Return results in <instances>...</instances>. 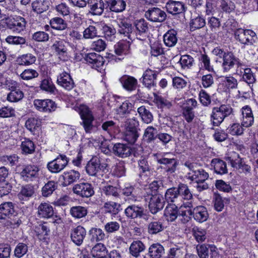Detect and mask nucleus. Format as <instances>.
I'll return each mask as SVG.
<instances>
[{
  "label": "nucleus",
  "mask_w": 258,
  "mask_h": 258,
  "mask_svg": "<svg viewBox=\"0 0 258 258\" xmlns=\"http://www.w3.org/2000/svg\"><path fill=\"white\" fill-rule=\"evenodd\" d=\"M233 113V108L229 104H222L219 107H214L210 115V121L214 126H219L224 119Z\"/></svg>",
  "instance_id": "nucleus-1"
},
{
  "label": "nucleus",
  "mask_w": 258,
  "mask_h": 258,
  "mask_svg": "<svg viewBox=\"0 0 258 258\" xmlns=\"http://www.w3.org/2000/svg\"><path fill=\"white\" fill-rule=\"evenodd\" d=\"M108 159L101 160L97 157L92 158L87 163L86 170L87 173L91 176L100 175V172L106 173L109 171V162Z\"/></svg>",
  "instance_id": "nucleus-2"
},
{
  "label": "nucleus",
  "mask_w": 258,
  "mask_h": 258,
  "mask_svg": "<svg viewBox=\"0 0 258 258\" xmlns=\"http://www.w3.org/2000/svg\"><path fill=\"white\" fill-rule=\"evenodd\" d=\"M192 207L184 208L183 210L181 211L180 215L182 217H186V219H184L185 222L188 221L189 216L192 215L195 220L199 223H203L206 221L209 218V213L207 208L203 206H199L194 208L192 210Z\"/></svg>",
  "instance_id": "nucleus-3"
},
{
  "label": "nucleus",
  "mask_w": 258,
  "mask_h": 258,
  "mask_svg": "<svg viewBox=\"0 0 258 258\" xmlns=\"http://www.w3.org/2000/svg\"><path fill=\"white\" fill-rule=\"evenodd\" d=\"M177 188L172 187L168 188L165 194V199L168 203H172L170 205H177L179 206V213L180 215L181 211L184 208L192 207V204L191 202L186 201L181 205L179 198V194Z\"/></svg>",
  "instance_id": "nucleus-4"
},
{
  "label": "nucleus",
  "mask_w": 258,
  "mask_h": 258,
  "mask_svg": "<svg viewBox=\"0 0 258 258\" xmlns=\"http://www.w3.org/2000/svg\"><path fill=\"white\" fill-rule=\"evenodd\" d=\"M78 108L81 118L82 124L86 133H90L93 127L92 124L94 117L89 107L84 104H80L76 106Z\"/></svg>",
  "instance_id": "nucleus-5"
},
{
  "label": "nucleus",
  "mask_w": 258,
  "mask_h": 258,
  "mask_svg": "<svg viewBox=\"0 0 258 258\" xmlns=\"http://www.w3.org/2000/svg\"><path fill=\"white\" fill-rule=\"evenodd\" d=\"M69 161L65 155L60 154L55 159L48 162L47 168L52 173H58L65 168Z\"/></svg>",
  "instance_id": "nucleus-6"
},
{
  "label": "nucleus",
  "mask_w": 258,
  "mask_h": 258,
  "mask_svg": "<svg viewBox=\"0 0 258 258\" xmlns=\"http://www.w3.org/2000/svg\"><path fill=\"white\" fill-rule=\"evenodd\" d=\"M39 167L35 165L28 164L25 165L20 173L23 180L29 182L37 179L39 176Z\"/></svg>",
  "instance_id": "nucleus-7"
},
{
  "label": "nucleus",
  "mask_w": 258,
  "mask_h": 258,
  "mask_svg": "<svg viewBox=\"0 0 258 258\" xmlns=\"http://www.w3.org/2000/svg\"><path fill=\"white\" fill-rule=\"evenodd\" d=\"M236 36L241 43L247 45H253L257 39L255 33L251 30H239Z\"/></svg>",
  "instance_id": "nucleus-8"
},
{
  "label": "nucleus",
  "mask_w": 258,
  "mask_h": 258,
  "mask_svg": "<svg viewBox=\"0 0 258 258\" xmlns=\"http://www.w3.org/2000/svg\"><path fill=\"white\" fill-rule=\"evenodd\" d=\"M35 108L41 112L50 113L56 109L55 103L51 99H35L33 101Z\"/></svg>",
  "instance_id": "nucleus-9"
},
{
  "label": "nucleus",
  "mask_w": 258,
  "mask_h": 258,
  "mask_svg": "<svg viewBox=\"0 0 258 258\" xmlns=\"http://www.w3.org/2000/svg\"><path fill=\"white\" fill-rule=\"evenodd\" d=\"M73 191L74 193L82 198H89L94 194L92 185L88 182L75 184L73 188Z\"/></svg>",
  "instance_id": "nucleus-10"
},
{
  "label": "nucleus",
  "mask_w": 258,
  "mask_h": 258,
  "mask_svg": "<svg viewBox=\"0 0 258 258\" xmlns=\"http://www.w3.org/2000/svg\"><path fill=\"white\" fill-rule=\"evenodd\" d=\"M240 121L242 125L246 127L251 126L254 123V116L251 108L249 105H245L240 109Z\"/></svg>",
  "instance_id": "nucleus-11"
},
{
  "label": "nucleus",
  "mask_w": 258,
  "mask_h": 258,
  "mask_svg": "<svg viewBox=\"0 0 258 258\" xmlns=\"http://www.w3.org/2000/svg\"><path fill=\"white\" fill-rule=\"evenodd\" d=\"M241 64L239 59L230 51H228V53L222 59V67L225 73L229 72L235 65L241 66Z\"/></svg>",
  "instance_id": "nucleus-12"
},
{
  "label": "nucleus",
  "mask_w": 258,
  "mask_h": 258,
  "mask_svg": "<svg viewBox=\"0 0 258 258\" xmlns=\"http://www.w3.org/2000/svg\"><path fill=\"white\" fill-rule=\"evenodd\" d=\"M68 44L63 40H58L54 41L51 46V48L54 50L59 58L63 61L68 59Z\"/></svg>",
  "instance_id": "nucleus-13"
},
{
  "label": "nucleus",
  "mask_w": 258,
  "mask_h": 258,
  "mask_svg": "<svg viewBox=\"0 0 258 258\" xmlns=\"http://www.w3.org/2000/svg\"><path fill=\"white\" fill-rule=\"evenodd\" d=\"M7 27L14 31H21L26 25V21L24 18L16 16L15 17H8L5 20Z\"/></svg>",
  "instance_id": "nucleus-14"
},
{
  "label": "nucleus",
  "mask_w": 258,
  "mask_h": 258,
  "mask_svg": "<svg viewBox=\"0 0 258 258\" xmlns=\"http://www.w3.org/2000/svg\"><path fill=\"white\" fill-rule=\"evenodd\" d=\"M145 17L149 21L154 22H162L166 18L165 12L158 8H152L147 11Z\"/></svg>",
  "instance_id": "nucleus-15"
},
{
  "label": "nucleus",
  "mask_w": 258,
  "mask_h": 258,
  "mask_svg": "<svg viewBox=\"0 0 258 258\" xmlns=\"http://www.w3.org/2000/svg\"><path fill=\"white\" fill-rule=\"evenodd\" d=\"M164 205V201L162 195L157 194H151L149 207L152 214H156L159 211L162 210Z\"/></svg>",
  "instance_id": "nucleus-16"
},
{
  "label": "nucleus",
  "mask_w": 258,
  "mask_h": 258,
  "mask_svg": "<svg viewBox=\"0 0 258 258\" xmlns=\"http://www.w3.org/2000/svg\"><path fill=\"white\" fill-rule=\"evenodd\" d=\"M85 58L88 63L92 65V68L99 72L102 70L104 61L100 55L94 52L89 53L86 55Z\"/></svg>",
  "instance_id": "nucleus-17"
},
{
  "label": "nucleus",
  "mask_w": 258,
  "mask_h": 258,
  "mask_svg": "<svg viewBox=\"0 0 258 258\" xmlns=\"http://www.w3.org/2000/svg\"><path fill=\"white\" fill-rule=\"evenodd\" d=\"M86 235L85 229L81 226H78L72 230L71 238L76 245L80 246L82 244Z\"/></svg>",
  "instance_id": "nucleus-18"
},
{
  "label": "nucleus",
  "mask_w": 258,
  "mask_h": 258,
  "mask_svg": "<svg viewBox=\"0 0 258 258\" xmlns=\"http://www.w3.org/2000/svg\"><path fill=\"white\" fill-rule=\"evenodd\" d=\"M134 26L135 27V33L137 38L139 39H142V37L146 36L149 27L148 23L144 19L136 20L134 22Z\"/></svg>",
  "instance_id": "nucleus-19"
},
{
  "label": "nucleus",
  "mask_w": 258,
  "mask_h": 258,
  "mask_svg": "<svg viewBox=\"0 0 258 258\" xmlns=\"http://www.w3.org/2000/svg\"><path fill=\"white\" fill-rule=\"evenodd\" d=\"M57 84L67 90H71L74 87V82L70 75L63 72L57 78Z\"/></svg>",
  "instance_id": "nucleus-20"
},
{
  "label": "nucleus",
  "mask_w": 258,
  "mask_h": 258,
  "mask_svg": "<svg viewBox=\"0 0 258 258\" xmlns=\"http://www.w3.org/2000/svg\"><path fill=\"white\" fill-rule=\"evenodd\" d=\"M166 9L168 13L176 15L185 11L184 5L179 1H169L166 5Z\"/></svg>",
  "instance_id": "nucleus-21"
},
{
  "label": "nucleus",
  "mask_w": 258,
  "mask_h": 258,
  "mask_svg": "<svg viewBox=\"0 0 258 258\" xmlns=\"http://www.w3.org/2000/svg\"><path fill=\"white\" fill-rule=\"evenodd\" d=\"M37 216L40 218L47 219L53 215V207L48 203H42L37 208Z\"/></svg>",
  "instance_id": "nucleus-22"
},
{
  "label": "nucleus",
  "mask_w": 258,
  "mask_h": 258,
  "mask_svg": "<svg viewBox=\"0 0 258 258\" xmlns=\"http://www.w3.org/2000/svg\"><path fill=\"white\" fill-rule=\"evenodd\" d=\"M62 177L63 180L62 185L67 186L77 181L80 177V174L78 171L70 170L63 172Z\"/></svg>",
  "instance_id": "nucleus-23"
},
{
  "label": "nucleus",
  "mask_w": 258,
  "mask_h": 258,
  "mask_svg": "<svg viewBox=\"0 0 258 258\" xmlns=\"http://www.w3.org/2000/svg\"><path fill=\"white\" fill-rule=\"evenodd\" d=\"M119 81L123 88L129 91L135 90L138 83L136 78L128 75L122 76L119 79Z\"/></svg>",
  "instance_id": "nucleus-24"
},
{
  "label": "nucleus",
  "mask_w": 258,
  "mask_h": 258,
  "mask_svg": "<svg viewBox=\"0 0 258 258\" xmlns=\"http://www.w3.org/2000/svg\"><path fill=\"white\" fill-rule=\"evenodd\" d=\"M157 72L151 69H147L144 73L142 77V83L147 88H150L155 85L157 77Z\"/></svg>",
  "instance_id": "nucleus-25"
},
{
  "label": "nucleus",
  "mask_w": 258,
  "mask_h": 258,
  "mask_svg": "<svg viewBox=\"0 0 258 258\" xmlns=\"http://www.w3.org/2000/svg\"><path fill=\"white\" fill-rule=\"evenodd\" d=\"M124 213L128 218H141L143 216V208L135 205H132L125 209Z\"/></svg>",
  "instance_id": "nucleus-26"
},
{
  "label": "nucleus",
  "mask_w": 258,
  "mask_h": 258,
  "mask_svg": "<svg viewBox=\"0 0 258 258\" xmlns=\"http://www.w3.org/2000/svg\"><path fill=\"white\" fill-rule=\"evenodd\" d=\"M117 25L118 26V33L132 39L131 34L132 32V25L128 23L126 20L122 19L117 20Z\"/></svg>",
  "instance_id": "nucleus-27"
},
{
  "label": "nucleus",
  "mask_w": 258,
  "mask_h": 258,
  "mask_svg": "<svg viewBox=\"0 0 258 258\" xmlns=\"http://www.w3.org/2000/svg\"><path fill=\"white\" fill-rule=\"evenodd\" d=\"M113 152L116 156L124 158L131 155V150L126 144L117 143L114 144L113 147Z\"/></svg>",
  "instance_id": "nucleus-28"
},
{
  "label": "nucleus",
  "mask_w": 258,
  "mask_h": 258,
  "mask_svg": "<svg viewBox=\"0 0 258 258\" xmlns=\"http://www.w3.org/2000/svg\"><path fill=\"white\" fill-rule=\"evenodd\" d=\"M88 4L90 8V12L94 15H101L104 9L102 0H88Z\"/></svg>",
  "instance_id": "nucleus-29"
},
{
  "label": "nucleus",
  "mask_w": 258,
  "mask_h": 258,
  "mask_svg": "<svg viewBox=\"0 0 258 258\" xmlns=\"http://www.w3.org/2000/svg\"><path fill=\"white\" fill-rule=\"evenodd\" d=\"M109 10L115 13L123 12L126 7V3L124 0H106Z\"/></svg>",
  "instance_id": "nucleus-30"
},
{
  "label": "nucleus",
  "mask_w": 258,
  "mask_h": 258,
  "mask_svg": "<svg viewBox=\"0 0 258 258\" xmlns=\"http://www.w3.org/2000/svg\"><path fill=\"white\" fill-rule=\"evenodd\" d=\"M177 190L181 205L185 203L183 201H189L192 199V195L187 185L180 183L178 185Z\"/></svg>",
  "instance_id": "nucleus-31"
},
{
  "label": "nucleus",
  "mask_w": 258,
  "mask_h": 258,
  "mask_svg": "<svg viewBox=\"0 0 258 258\" xmlns=\"http://www.w3.org/2000/svg\"><path fill=\"white\" fill-rule=\"evenodd\" d=\"M211 166L214 168L215 172L222 175L227 173L228 170L226 163L219 158H214L211 161Z\"/></svg>",
  "instance_id": "nucleus-32"
},
{
  "label": "nucleus",
  "mask_w": 258,
  "mask_h": 258,
  "mask_svg": "<svg viewBox=\"0 0 258 258\" xmlns=\"http://www.w3.org/2000/svg\"><path fill=\"white\" fill-rule=\"evenodd\" d=\"M178 208H179V206L177 205H168L164 210V214L166 220L173 222L177 218Z\"/></svg>",
  "instance_id": "nucleus-33"
},
{
  "label": "nucleus",
  "mask_w": 258,
  "mask_h": 258,
  "mask_svg": "<svg viewBox=\"0 0 258 258\" xmlns=\"http://www.w3.org/2000/svg\"><path fill=\"white\" fill-rule=\"evenodd\" d=\"M14 212V206L12 202H5L0 205V219L9 218Z\"/></svg>",
  "instance_id": "nucleus-34"
},
{
  "label": "nucleus",
  "mask_w": 258,
  "mask_h": 258,
  "mask_svg": "<svg viewBox=\"0 0 258 258\" xmlns=\"http://www.w3.org/2000/svg\"><path fill=\"white\" fill-rule=\"evenodd\" d=\"M164 253V248L160 244H152L148 250V254L151 258H161Z\"/></svg>",
  "instance_id": "nucleus-35"
},
{
  "label": "nucleus",
  "mask_w": 258,
  "mask_h": 258,
  "mask_svg": "<svg viewBox=\"0 0 258 258\" xmlns=\"http://www.w3.org/2000/svg\"><path fill=\"white\" fill-rule=\"evenodd\" d=\"M191 172H188L187 175V178L191 181H206L209 178V174L204 169H200L197 170L194 173L191 175Z\"/></svg>",
  "instance_id": "nucleus-36"
},
{
  "label": "nucleus",
  "mask_w": 258,
  "mask_h": 258,
  "mask_svg": "<svg viewBox=\"0 0 258 258\" xmlns=\"http://www.w3.org/2000/svg\"><path fill=\"white\" fill-rule=\"evenodd\" d=\"M114 52L118 55H125L130 52V43L129 41H120L114 46Z\"/></svg>",
  "instance_id": "nucleus-37"
},
{
  "label": "nucleus",
  "mask_w": 258,
  "mask_h": 258,
  "mask_svg": "<svg viewBox=\"0 0 258 258\" xmlns=\"http://www.w3.org/2000/svg\"><path fill=\"white\" fill-rule=\"evenodd\" d=\"M177 33L174 30L167 31L163 36V41L166 46L168 47L174 46L177 42Z\"/></svg>",
  "instance_id": "nucleus-38"
},
{
  "label": "nucleus",
  "mask_w": 258,
  "mask_h": 258,
  "mask_svg": "<svg viewBox=\"0 0 258 258\" xmlns=\"http://www.w3.org/2000/svg\"><path fill=\"white\" fill-rule=\"evenodd\" d=\"M154 102L159 109H170L172 106V102L161 95L154 94Z\"/></svg>",
  "instance_id": "nucleus-39"
},
{
  "label": "nucleus",
  "mask_w": 258,
  "mask_h": 258,
  "mask_svg": "<svg viewBox=\"0 0 258 258\" xmlns=\"http://www.w3.org/2000/svg\"><path fill=\"white\" fill-rule=\"evenodd\" d=\"M158 163L167 166L166 170L170 173L174 172L177 165V162L174 158H161L158 159Z\"/></svg>",
  "instance_id": "nucleus-40"
},
{
  "label": "nucleus",
  "mask_w": 258,
  "mask_h": 258,
  "mask_svg": "<svg viewBox=\"0 0 258 258\" xmlns=\"http://www.w3.org/2000/svg\"><path fill=\"white\" fill-rule=\"evenodd\" d=\"M25 126L27 130L34 135L40 130L41 121L37 118L31 117L26 121Z\"/></svg>",
  "instance_id": "nucleus-41"
},
{
  "label": "nucleus",
  "mask_w": 258,
  "mask_h": 258,
  "mask_svg": "<svg viewBox=\"0 0 258 258\" xmlns=\"http://www.w3.org/2000/svg\"><path fill=\"white\" fill-rule=\"evenodd\" d=\"M145 249V246L144 243L140 240L134 241L130 247L129 250L130 253L134 257H137L140 255V253L143 251Z\"/></svg>",
  "instance_id": "nucleus-42"
},
{
  "label": "nucleus",
  "mask_w": 258,
  "mask_h": 258,
  "mask_svg": "<svg viewBox=\"0 0 258 258\" xmlns=\"http://www.w3.org/2000/svg\"><path fill=\"white\" fill-rule=\"evenodd\" d=\"M33 10L38 14L46 11L49 8V2L46 0H35L32 4Z\"/></svg>",
  "instance_id": "nucleus-43"
},
{
  "label": "nucleus",
  "mask_w": 258,
  "mask_h": 258,
  "mask_svg": "<svg viewBox=\"0 0 258 258\" xmlns=\"http://www.w3.org/2000/svg\"><path fill=\"white\" fill-rule=\"evenodd\" d=\"M91 254L94 257L104 258L107 254L106 248L104 244L98 243L92 248Z\"/></svg>",
  "instance_id": "nucleus-44"
},
{
  "label": "nucleus",
  "mask_w": 258,
  "mask_h": 258,
  "mask_svg": "<svg viewBox=\"0 0 258 258\" xmlns=\"http://www.w3.org/2000/svg\"><path fill=\"white\" fill-rule=\"evenodd\" d=\"M34 193L33 186L26 185L23 187L18 195L19 199L21 201H26L31 197Z\"/></svg>",
  "instance_id": "nucleus-45"
},
{
  "label": "nucleus",
  "mask_w": 258,
  "mask_h": 258,
  "mask_svg": "<svg viewBox=\"0 0 258 258\" xmlns=\"http://www.w3.org/2000/svg\"><path fill=\"white\" fill-rule=\"evenodd\" d=\"M88 213L87 208L81 206H74L70 209V214L76 219L85 217Z\"/></svg>",
  "instance_id": "nucleus-46"
},
{
  "label": "nucleus",
  "mask_w": 258,
  "mask_h": 258,
  "mask_svg": "<svg viewBox=\"0 0 258 258\" xmlns=\"http://www.w3.org/2000/svg\"><path fill=\"white\" fill-rule=\"evenodd\" d=\"M138 112L144 122L148 124L152 121L153 119V115L145 106L139 107Z\"/></svg>",
  "instance_id": "nucleus-47"
},
{
  "label": "nucleus",
  "mask_w": 258,
  "mask_h": 258,
  "mask_svg": "<svg viewBox=\"0 0 258 258\" xmlns=\"http://www.w3.org/2000/svg\"><path fill=\"white\" fill-rule=\"evenodd\" d=\"M140 176L142 177L148 176L151 174V168L149 165L147 160L145 158L140 159L138 161Z\"/></svg>",
  "instance_id": "nucleus-48"
},
{
  "label": "nucleus",
  "mask_w": 258,
  "mask_h": 258,
  "mask_svg": "<svg viewBox=\"0 0 258 258\" xmlns=\"http://www.w3.org/2000/svg\"><path fill=\"white\" fill-rule=\"evenodd\" d=\"M185 254V249L182 246L175 245L170 248L167 258H183Z\"/></svg>",
  "instance_id": "nucleus-49"
},
{
  "label": "nucleus",
  "mask_w": 258,
  "mask_h": 258,
  "mask_svg": "<svg viewBox=\"0 0 258 258\" xmlns=\"http://www.w3.org/2000/svg\"><path fill=\"white\" fill-rule=\"evenodd\" d=\"M90 240L93 242H98L103 240L105 238V234L100 228H93L89 231Z\"/></svg>",
  "instance_id": "nucleus-50"
},
{
  "label": "nucleus",
  "mask_w": 258,
  "mask_h": 258,
  "mask_svg": "<svg viewBox=\"0 0 258 258\" xmlns=\"http://www.w3.org/2000/svg\"><path fill=\"white\" fill-rule=\"evenodd\" d=\"M163 229L162 223L159 221H151L148 225V232L150 234H157Z\"/></svg>",
  "instance_id": "nucleus-51"
},
{
  "label": "nucleus",
  "mask_w": 258,
  "mask_h": 258,
  "mask_svg": "<svg viewBox=\"0 0 258 258\" xmlns=\"http://www.w3.org/2000/svg\"><path fill=\"white\" fill-rule=\"evenodd\" d=\"M244 126L242 125V122L233 123L230 124L227 130L229 134L232 136H241L244 132Z\"/></svg>",
  "instance_id": "nucleus-52"
},
{
  "label": "nucleus",
  "mask_w": 258,
  "mask_h": 258,
  "mask_svg": "<svg viewBox=\"0 0 258 258\" xmlns=\"http://www.w3.org/2000/svg\"><path fill=\"white\" fill-rule=\"evenodd\" d=\"M221 81L223 85L227 89H233L237 87V80L233 76L222 77L221 78Z\"/></svg>",
  "instance_id": "nucleus-53"
},
{
  "label": "nucleus",
  "mask_w": 258,
  "mask_h": 258,
  "mask_svg": "<svg viewBox=\"0 0 258 258\" xmlns=\"http://www.w3.org/2000/svg\"><path fill=\"white\" fill-rule=\"evenodd\" d=\"M24 97L23 92L19 89H12L7 96V100L11 102H16L21 100Z\"/></svg>",
  "instance_id": "nucleus-54"
},
{
  "label": "nucleus",
  "mask_w": 258,
  "mask_h": 258,
  "mask_svg": "<svg viewBox=\"0 0 258 258\" xmlns=\"http://www.w3.org/2000/svg\"><path fill=\"white\" fill-rule=\"evenodd\" d=\"M57 187V183L54 181H49L42 188V195L47 197L51 195Z\"/></svg>",
  "instance_id": "nucleus-55"
},
{
  "label": "nucleus",
  "mask_w": 258,
  "mask_h": 258,
  "mask_svg": "<svg viewBox=\"0 0 258 258\" xmlns=\"http://www.w3.org/2000/svg\"><path fill=\"white\" fill-rule=\"evenodd\" d=\"M40 87L41 90L50 93H54L56 88L50 78L43 79L41 83Z\"/></svg>",
  "instance_id": "nucleus-56"
},
{
  "label": "nucleus",
  "mask_w": 258,
  "mask_h": 258,
  "mask_svg": "<svg viewBox=\"0 0 258 258\" xmlns=\"http://www.w3.org/2000/svg\"><path fill=\"white\" fill-rule=\"evenodd\" d=\"M50 24L53 29L58 30H64L67 27L66 22L62 18L59 17L52 19L50 21Z\"/></svg>",
  "instance_id": "nucleus-57"
},
{
  "label": "nucleus",
  "mask_w": 258,
  "mask_h": 258,
  "mask_svg": "<svg viewBox=\"0 0 258 258\" xmlns=\"http://www.w3.org/2000/svg\"><path fill=\"white\" fill-rule=\"evenodd\" d=\"M103 207L106 212L116 214L120 210L121 205L116 202H108L104 204Z\"/></svg>",
  "instance_id": "nucleus-58"
},
{
  "label": "nucleus",
  "mask_w": 258,
  "mask_h": 258,
  "mask_svg": "<svg viewBox=\"0 0 258 258\" xmlns=\"http://www.w3.org/2000/svg\"><path fill=\"white\" fill-rule=\"evenodd\" d=\"M21 149L23 153L26 154H32L35 151V146L33 142L29 139H25L22 142Z\"/></svg>",
  "instance_id": "nucleus-59"
},
{
  "label": "nucleus",
  "mask_w": 258,
  "mask_h": 258,
  "mask_svg": "<svg viewBox=\"0 0 258 258\" xmlns=\"http://www.w3.org/2000/svg\"><path fill=\"white\" fill-rule=\"evenodd\" d=\"M206 24L205 19L200 16H198L191 20L190 22V28L191 31L200 29Z\"/></svg>",
  "instance_id": "nucleus-60"
},
{
  "label": "nucleus",
  "mask_w": 258,
  "mask_h": 258,
  "mask_svg": "<svg viewBox=\"0 0 258 258\" xmlns=\"http://www.w3.org/2000/svg\"><path fill=\"white\" fill-rule=\"evenodd\" d=\"M36 60V57L31 53L23 54L18 59L20 64L29 66L34 63Z\"/></svg>",
  "instance_id": "nucleus-61"
},
{
  "label": "nucleus",
  "mask_w": 258,
  "mask_h": 258,
  "mask_svg": "<svg viewBox=\"0 0 258 258\" xmlns=\"http://www.w3.org/2000/svg\"><path fill=\"white\" fill-rule=\"evenodd\" d=\"M192 234L198 242H202L206 239V231L198 227H195L192 230Z\"/></svg>",
  "instance_id": "nucleus-62"
},
{
  "label": "nucleus",
  "mask_w": 258,
  "mask_h": 258,
  "mask_svg": "<svg viewBox=\"0 0 258 258\" xmlns=\"http://www.w3.org/2000/svg\"><path fill=\"white\" fill-rule=\"evenodd\" d=\"M242 79L249 86L251 85L253 86L256 81L255 76L250 68H246L244 70Z\"/></svg>",
  "instance_id": "nucleus-63"
},
{
  "label": "nucleus",
  "mask_w": 258,
  "mask_h": 258,
  "mask_svg": "<svg viewBox=\"0 0 258 258\" xmlns=\"http://www.w3.org/2000/svg\"><path fill=\"white\" fill-rule=\"evenodd\" d=\"M193 58L189 55H184L181 56L179 61L181 67L183 69H189L193 65Z\"/></svg>",
  "instance_id": "nucleus-64"
}]
</instances>
